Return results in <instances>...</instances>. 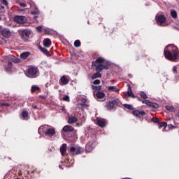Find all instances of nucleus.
<instances>
[{
    "label": "nucleus",
    "instance_id": "4c0bfd02",
    "mask_svg": "<svg viewBox=\"0 0 179 179\" xmlns=\"http://www.w3.org/2000/svg\"><path fill=\"white\" fill-rule=\"evenodd\" d=\"M31 13L34 15L39 14L40 11L38 10V8L37 7H35V10L34 11H31Z\"/></svg>",
    "mask_w": 179,
    "mask_h": 179
},
{
    "label": "nucleus",
    "instance_id": "4468645a",
    "mask_svg": "<svg viewBox=\"0 0 179 179\" xmlns=\"http://www.w3.org/2000/svg\"><path fill=\"white\" fill-rule=\"evenodd\" d=\"M59 83L60 85H68L69 83V79L66 78V77L64 76L62 77V78L59 79Z\"/></svg>",
    "mask_w": 179,
    "mask_h": 179
},
{
    "label": "nucleus",
    "instance_id": "79ce46f5",
    "mask_svg": "<svg viewBox=\"0 0 179 179\" xmlns=\"http://www.w3.org/2000/svg\"><path fill=\"white\" fill-rule=\"evenodd\" d=\"M152 120L155 124H159V121L158 118L155 117V118H152Z\"/></svg>",
    "mask_w": 179,
    "mask_h": 179
},
{
    "label": "nucleus",
    "instance_id": "b1692460",
    "mask_svg": "<svg viewBox=\"0 0 179 179\" xmlns=\"http://www.w3.org/2000/svg\"><path fill=\"white\" fill-rule=\"evenodd\" d=\"M102 77V75L100 72H96V73H94V75L92 76L91 79L92 80H95L96 78H100Z\"/></svg>",
    "mask_w": 179,
    "mask_h": 179
},
{
    "label": "nucleus",
    "instance_id": "bb28decb",
    "mask_svg": "<svg viewBox=\"0 0 179 179\" xmlns=\"http://www.w3.org/2000/svg\"><path fill=\"white\" fill-rule=\"evenodd\" d=\"M132 96L134 97V92L132 91V88H131V87L129 85V88H128V91H127V94H126L125 96Z\"/></svg>",
    "mask_w": 179,
    "mask_h": 179
},
{
    "label": "nucleus",
    "instance_id": "6e6d98bb",
    "mask_svg": "<svg viewBox=\"0 0 179 179\" xmlns=\"http://www.w3.org/2000/svg\"><path fill=\"white\" fill-rule=\"evenodd\" d=\"M8 65L10 66H12V62H8Z\"/></svg>",
    "mask_w": 179,
    "mask_h": 179
},
{
    "label": "nucleus",
    "instance_id": "2eb2a0df",
    "mask_svg": "<svg viewBox=\"0 0 179 179\" xmlns=\"http://www.w3.org/2000/svg\"><path fill=\"white\" fill-rule=\"evenodd\" d=\"M48 127H50L48 125L41 126L39 129H38V133H39L40 135L45 134Z\"/></svg>",
    "mask_w": 179,
    "mask_h": 179
},
{
    "label": "nucleus",
    "instance_id": "c85d7f7f",
    "mask_svg": "<svg viewBox=\"0 0 179 179\" xmlns=\"http://www.w3.org/2000/svg\"><path fill=\"white\" fill-rule=\"evenodd\" d=\"M149 107L157 109L159 108V105L157 103L150 102Z\"/></svg>",
    "mask_w": 179,
    "mask_h": 179
},
{
    "label": "nucleus",
    "instance_id": "5701e85b",
    "mask_svg": "<svg viewBox=\"0 0 179 179\" xmlns=\"http://www.w3.org/2000/svg\"><path fill=\"white\" fill-rule=\"evenodd\" d=\"M39 50L42 52L43 54H45L46 56H51L49 51L46 48L40 47Z\"/></svg>",
    "mask_w": 179,
    "mask_h": 179
},
{
    "label": "nucleus",
    "instance_id": "20e7f679",
    "mask_svg": "<svg viewBox=\"0 0 179 179\" xmlns=\"http://www.w3.org/2000/svg\"><path fill=\"white\" fill-rule=\"evenodd\" d=\"M69 152L72 155H81L83 152V148L81 147L75 148L73 146L70 147Z\"/></svg>",
    "mask_w": 179,
    "mask_h": 179
},
{
    "label": "nucleus",
    "instance_id": "6ab92c4d",
    "mask_svg": "<svg viewBox=\"0 0 179 179\" xmlns=\"http://www.w3.org/2000/svg\"><path fill=\"white\" fill-rule=\"evenodd\" d=\"M59 151L60 154H62V156L66 154V143H64L62 146H60Z\"/></svg>",
    "mask_w": 179,
    "mask_h": 179
},
{
    "label": "nucleus",
    "instance_id": "49530a36",
    "mask_svg": "<svg viewBox=\"0 0 179 179\" xmlns=\"http://www.w3.org/2000/svg\"><path fill=\"white\" fill-rule=\"evenodd\" d=\"M13 62L15 64H17L20 62V59H13Z\"/></svg>",
    "mask_w": 179,
    "mask_h": 179
},
{
    "label": "nucleus",
    "instance_id": "cd10ccee",
    "mask_svg": "<svg viewBox=\"0 0 179 179\" xmlns=\"http://www.w3.org/2000/svg\"><path fill=\"white\" fill-rule=\"evenodd\" d=\"M171 15L173 19H177L178 17V13L176 10H172L171 12Z\"/></svg>",
    "mask_w": 179,
    "mask_h": 179
},
{
    "label": "nucleus",
    "instance_id": "9d476101",
    "mask_svg": "<svg viewBox=\"0 0 179 179\" xmlns=\"http://www.w3.org/2000/svg\"><path fill=\"white\" fill-rule=\"evenodd\" d=\"M133 114L138 117H141L142 116H145L146 113L144 110H133Z\"/></svg>",
    "mask_w": 179,
    "mask_h": 179
},
{
    "label": "nucleus",
    "instance_id": "bf43d9fd",
    "mask_svg": "<svg viewBox=\"0 0 179 179\" xmlns=\"http://www.w3.org/2000/svg\"><path fill=\"white\" fill-rule=\"evenodd\" d=\"M139 100V101H141L142 102V100L141 99H138Z\"/></svg>",
    "mask_w": 179,
    "mask_h": 179
},
{
    "label": "nucleus",
    "instance_id": "aec40b11",
    "mask_svg": "<svg viewBox=\"0 0 179 179\" xmlns=\"http://www.w3.org/2000/svg\"><path fill=\"white\" fill-rule=\"evenodd\" d=\"M107 90L110 92H117L119 89L116 86H108L107 87Z\"/></svg>",
    "mask_w": 179,
    "mask_h": 179
},
{
    "label": "nucleus",
    "instance_id": "e433bc0d",
    "mask_svg": "<svg viewBox=\"0 0 179 179\" xmlns=\"http://www.w3.org/2000/svg\"><path fill=\"white\" fill-rule=\"evenodd\" d=\"M63 101H66V102H70V96L69 95H66L64 98H63Z\"/></svg>",
    "mask_w": 179,
    "mask_h": 179
},
{
    "label": "nucleus",
    "instance_id": "6e6552de",
    "mask_svg": "<svg viewBox=\"0 0 179 179\" xmlns=\"http://www.w3.org/2000/svg\"><path fill=\"white\" fill-rule=\"evenodd\" d=\"M94 145H95V141H89L87 143L86 147H85L86 151L87 152H91L93 150Z\"/></svg>",
    "mask_w": 179,
    "mask_h": 179
},
{
    "label": "nucleus",
    "instance_id": "58836bf2",
    "mask_svg": "<svg viewBox=\"0 0 179 179\" xmlns=\"http://www.w3.org/2000/svg\"><path fill=\"white\" fill-rule=\"evenodd\" d=\"M8 107L10 106V104L8 103H0V107Z\"/></svg>",
    "mask_w": 179,
    "mask_h": 179
},
{
    "label": "nucleus",
    "instance_id": "4be33fe9",
    "mask_svg": "<svg viewBox=\"0 0 179 179\" xmlns=\"http://www.w3.org/2000/svg\"><path fill=\"white\" fill-rule=\"evenodd\" d=\"M22 119H23L24 120H28L29 118V113H28V111H27V110H22Z\"/></svg>",
    "mask_w": 179,
    "mask_h": 179
},
{
    "label": "nucleus",
    "instance_id": "f704fd0d",
    "mask_svg": "<svg viewBox=\"0 0 179 179\" xmlns=\"http://www.w3.org/2000/svg\"><path fill=\"white\" fill-rule=\"evenodd\" d=\"M142 103L147 105V106H150L151 101H150L148 99H144V100H142Z\"/></svg>",
    "mask_w": 179,
    "mask_h": 179
},
{
    "label": "nucleus",
    "instance_id": "4d7b16f0",
    "mask_svg": "<svg viewBox=\"0 0 179 179\" xmlns=\"http://www.w3.org/2000/svg\"><path fill=\"white\" fill-rule=\"evenodd\" d=\"M59 168L62 169V165H59Z\"/></svg>",
    "mask_w": 179,
    "mask_h": 179
},
{
    "label": "nucleus",
    "instance_id": "473e14b6",
    "mask_svg": "<svg viewBox=\"0 0 179 179\" xmlns=\"http://www.w3.org/2000/svg\"><path fill=\"white\" fill-rule=\"evenodd\" d=\"M165 108H166V109L168 111H170V112H174V111H176V109H175L173 106H166Z\"/></svg>",
    "mask_w": 179,
    "mask_h": 179
},
{
    "label": "nucleus",
    "instance_id": "5fc2aeb1",
    "mask_svg": "<svg viewBox=\"0 0 179 179\" xmlns=\"http://www.w3.org/2000/svg\"><path fill=\"white\" fill-rule=\"evenodd\" d=\"M173 29L178 30L179 31V28L176 27H173Z\"/></svg>",
    "mask_w": 179,
    "mask_h": 179
},
{
    "label": "nucleus",
    "instance_id": "ddd939ff",
    "mask_svg": "<svg viewBox=\"0 0 179 179\" xmlns=\"http://www.w3.org/2000/svg\"><path fill=\"white\" fill-rule=\"evenodd\" d=\"M78 121V118L74 116H69L67 122L68 124H70L71 125H73V124H75Z\"/></svg>",
    "mask_w": 179,
    "mask_h": 179
},
{
    "label": "nucleus",
    "instance_id": "f257e3e1",
    "mask_svg": "<svg viewBox=\"0 0 179 179\" xmlns=\"http://www.w3.org/2000/svg\"><path fill=\"white\" fill-rule=\"evenodd\" d=\"M164 54L166 59L171 62L176 61L179 57L178 49L174 45H171L169 50L165 49Z\"/></svg>",
    "mask_w": 179,
    "mask_h": 179
},
{
    "label": "nucleus",
    "instance_id": "dca6fc26",
    "mask_svg": "<svg viewBox=\"0 0 179 179\" xmlns=\"http://www.w3.org/2000/svg\"><path fill=\"white\" fill-rule=\"evenodd\" d=\"M2 36L5 38H9L10 36L11 32L8 28H4L1 31Z\"/></svg>",
    "mask_w": 179,
    "mask_h": 179
},
{
    "label": "nucleus",
    "instance_id": "603ef678",
    "mask_svg": "<svg viewBox=\"0 0 179 179\" xmlns=\"http://www.w3.org/2000/svg\"><path fill=\"white\" fill-rule=\"evenodd\" d=\"M168 127L173 129L174 127L172 124L168 125Z\"/></svg>",
    "mask_w": 179,
    "mask_h": 179
},
{
    "label": "nucleus",
    "instance_id": "c756f323",
    "mask_svg": "<svg viewBox=\"0 0 179 179\" xmlns=\"http://www.w3.org/2000/svg\"><path fill=\"white\" fill-rule=\"evenodd\" d=\"M92 90H96V91H100L102 89V87L101 85L99 86H95V85H91Z\"/></svg>",
    "mask_w": 179,
    "mask_h": 179
},
{
    "label": "nucleus",
    "instance_id": "1a4fd4ad",
    "mask_svg": "<svg viewBox=\"0 0 179 179\" xmlns=\"http://www.w3.org/2000/svg\"><path fill=\"white\" fill-rule=\"evenodd\" d=\"M96 72H99V73H101L103 69H106V70L108 69V64H106V65H104V64L97 65L96 64Z\"/></svg>",
    "mask_w": 179,
    "mask_h": 179
},
{
    "label": "nucleus",
    "instance_id": "f8f14e48",
    "mask_svg": "<svg viewBox=\"0 0 179 179\" xmlns=\"http://www.w3.org/2000/svg\"><path fill=\"white\" fill-rule=\"evenodd\" d=\"M45 135H47V136H52L53 135H55V130L53 127H48L46 131H45Z\"/></svg>",
    "mask_w": 179,
    "mask_h": 179
},
{
    "label": "nucleus",
    "instance_id": "412c9836",
    "mask_svg": "<svg viewBox=\"0 0 179 179\" xmlns=\"http://www.w3.org/2000/svg\"><path fill=\"white\" fill-rule=\"evenodd\" d=\"M52 44L51 40L50 38H45L43 40V45L45 48H49Z\"/></svg>",
    "mask_w": 179,
    "mask_h": 179
},
{
    "label": "nucleus",
    "instance_id": "f03ea898",
    "mask_svg": "<svg viewBox=\"0 0 179 179\" xmlns=\"http://www.w3.org/2000/svg\"><path fill=\"white\" fill-rule=\"evenodd\" d=\"M38 69L31 67L28 69V72H27V77L30 78H35L38 76Z\"/></svg>",
    "mask_w": 179,
    "mask_h": 179
},
{
    "label": "nucleus",
    "instance_id": "de8ad7c7",
    "mask_svg": "<svg viewBox=\"0 0 179 179\" xmlns=\"http://www.w3.org/2000/svg\"><path fill=\"white\" fill-rule=\"evenodd\" d=\"M177 69H178V68H177L176 66H173V73H176V72H177Z\"/></svg>",
    "mask_w": 179,
    "mask_h": 179
},
{
    "label": "nucleus",
    "instance_id": "0eeeda50",
    "mask_svg": "<svg viewBox=\"0 0 179 179\" xmlns=\"http://www.w3.org/2000/svg\"><path fill=\"white\" fill-rule=\"evenodd\" d=\"M166 18L164 15H160L157 17V24H158L161 27H165L166 25L164 23H166Z\"/></svg>",
    "mask_w": 179,
    "mask_h": 179
},
{
    "label": "nucleus",
    "instance_id": "a19ab883",
    "mask_svg": "<svg viewBox=\"0 0 179 179\" xmlns=\"http://www.w3.org/2000/svg\"><path fill=\"white\" fill-rule=\"evenodd\" d=\"M167 127V123L166 122H161L159 124V128H162V127Z\"/></svg>",
    "mask_w": 179,
    "mask_h": 179
},
{
    "label": "nucleus",
    "instance_id": "ea45409f",
    "mask_svg": "<svg viewBox=\"0 0 179 179\" xmlns=\"http://www.w3.org/2000/svg\"><path fill=\"white\" fill-rule=\"evenodd\" d=\"M36 29L38 31H39V33L43 32V27L42 26L36 27Z\"/></svg>",
    "mask_w": 179,
    "mask_h": 179
},
{
    "label": "nucleus",
    "instance_id": "423d86ee",
    "mask_svg": "<svg viewBox=\"0 0 179 179\" xmlns=\"http://www.w3.org/2000/svg\"><path fill=\"white\" fill-rule=\"evenodd\" d=\"M27 17L25 16H19L17 15L14 17V22L15 23H18V24H24L27 23Z\"/></svg>",
    "mask_w": 179,
    "mask_h": 179
},
{
    "label": "nucleus",
    "instance_id": "680f3d73",
    "mask_svg": "<svg viewBox=\"0 0 179 179\" xmlns=\"http://www.w3.org/2000/svg\"><path fill=\"white\" fill-rule=\"evenodd\" d=\"M17 179H19V178H17Z\"/></svg>",
    "mask_w": 179,
    "mask_h": 179
},
{
    "label": "nucleus",
    "instance_id": "8fccbe9b",
    "mask_svg": "<svg viewBox=\"0 0 179 179\" xmlns=\"http://www.w3.org/2000/svg\"><path fill=\"white\" fill-rule=\"evenodd\" d=\"M62 111L64 113H66V109H65V107L64 106H63L62 107Z\"/></svg>",
    "mask_w": 179,
    "mask_h": 179
},
{
    "label": "nucleus",
    "instance_id": "c03bdc74",
    "mask_svg": "<svg viewBox=\"0 0 179 179\" xmlns=\"http://www.w3.org/2000/svg\"><path fill=\"white\" fill-rule=\"evenodd\" d=\"M1 3L5 6H8V1L6 0H0Z\"/></svg>",
    "mask_w": 179,
    "mask_h": 179
},
{
    "label": "nucleus",
    "instance_id": "9b49d317",
    "mask_svg": "<svg viewBox=\"0 0 179 179\" xmlns=\"http://www.w3.org/2000/svg\"><path fill=\"white\" fill-rule=\"evenodd\" d=\"M96 124L100 127L103 128L106 125V121L104 119H96Z\"/></svg>",
    "mask_w": 179,
    "mask_h": 179
},
{
    "label": "nucleus",
    "instance_id": "a211bd4d",
    "mask_svg": "<svg viewBox=\"0 0 179 179\" xmlns=\"http://www.w3.org/2000/svg\"><path fill=\"white\" fill-rule=\"evenodd\" d=\"M62 131L65 133H71L74 131V128L72 126L70 125H66L62 129Z\"/></svg>",
    "mask_w": 179,
    "mask_h": 179
},
{
    "label": "nucleus",
    "instance_id": "3c124183",
    "mask_svg": "<svg viewBox=\"0 0 179 179\" xmlns=\"http://www.w3.org/2000/svg\"><path fill=\"white\" fill-rule=\"evenodd\" d=\"M4 10V6H0V10Z\"/></svg>",
    "mask_w": 179,
    "mask_h": 179
},
{
    "label": "nucleus",
    "instance_id": "f3484780",
    "mask_svg": "<svg viewBox=\"0 0 179 179\" xmlns=\"http://www.w3.org/2000/svg\"><path fill=\"white\" fill-rule=\"evenodd\" d=\"M105 62V59L103 57H98L96 61L92 62V65L96 66L97 64H103Z\"/></svg>",
    "mask_w": 179,
    "mask_h": 179
},
{
    "label": "nucleus",
    "instance_id": "a18cd8bd",
    "mask_svg": "<svg viewBox=\"0 0 179 179\" xmlns=\"http://www.w3.org/2000/svg\"><path fill=\"white\" fill-rule=\"evenodd\" d=\"M44 31L45 34H50V31L48 29H45Z\"/></svg>",
    "mask_w": 179,
    "mask_h": 179
},
{
    "label": "nucleus",
    "instance_id": "13d9d810",
    "mask_svg": "<svg viewBox=\"0 0 179 179\" xmlns=\"http://www.w3.org/2000/svg\"><path fill=\"white\" fill-rule=\"evenodd\" d=\"M34 18L36 19V18H38V17L35 16Z\"/></svg>",
    "mask_w": 179,
    "mask_h": 179
},
{
    "label": "nucleus",
    "instance_id": "052dcab7",
    "mask_svg": "<svg viewBox=\"0 0 179 179\" xmlns=\"http://www.w3.org/2000/svg\"><path fill=\"white\" fill-rule=\"evenodd\" d=\"M0 20H1V17H0Z\"/></svg>",
    "mask_w": 179,
    "mask_h": 179
},
{
    "label": "nucleus",
    "instance_id": "7c9ffc66",
    "mask_svg": "<svg viewBox=\"0 0 179 179\" xmlns=\"http://www.w3.org/2000/svg\"><path fill=\"white\" fill-rule=\"evenodd\" d=\"M141 97L144 100H146L148 99V96L145 92H140L139 93Z\"/></svg>",
    "mask_w": 179,
    "mask_h": 179
},
{
    "label": "nucleus",
    "instance_id": "09e8293b",
    "mask_svg": "<svg viewBox=\"0 0 179 179\" xmlns=\"http://www.w3.org/2000/svg\"><path fill=\"white\" fill-rule=\"evenodd\" d=\"M20 5L23 8H25L27 6V4L25 3H20Z\"/></svg>",
    "mask_w": 179,
    "mask_h": 179
},
{
    "label": "nucleus",
    "instance_id": "37998d69",
    "mask_svg": "<svg viewBox=\"0 0 179 179\" xmlns=\"http://www.w3.org/2000/svg\"><path fill=\"white\" fill-rule=\"evenodd\" d=\"M94 85H100V83H101V80H98V79H96V80H95L94 81Z\"/></svg>",
    "mask_w": 179,
    "mask_h": 179
},
{
    "label": "nucleus",
    "instance_id": "c9c22d12",
    "mask_svg": "<svg viewBox=\"0 0 179 179\" xmlns=\"http://www.w3.org/2000/svg\"><path fill=\"white\" fill-rule=\"evenodd\" d=\"M80 40H76L75 42H74V46L76 48H79L80 46Z\"/></svg>",
    "mask_w": 179,
    "mask_h": 179
},
{
    "label": "nucleus",
    "instance_id": "2f4dec72",
    "mask_svg": "<svg viewBox=\"0 0 179 179\" xmlns=\"http://www.w3.org/2000/svg\"><path fill=\"white\" fill-rule=\"evenodd\" d=\"M40 90H41V88L36 86V85H34V86L31 87V92L32 93H34L36 91H40Z\"/></svg>",
    "mask_w": 179,
    "mask_h": 179
},
{
    "label": "nucleus",
    "instance_id": "a878e982",
    "mask_svg": "<svg viewBox=\"0 0 179 179\" xmlns=\"http://www.w3.org/2000/svg\"><path fill=\"white\" fill-rule=\"evenodd\" d=\"M105 94L103 92L99 91L96 92V96L98 99H103L105 97Z\"/></svg>",
    "mask_w": 179,
    "mask_h": 179
},
{
    "label": "nucleus",
    "instance_id": "39448f33",
    "mask_svg": "<svg viewBox=\"0 0 179 179\" xmlns=\"http://www.w3.org/2000/svg\"><path fill=\"white\" fill-rule=\"evenodd\" d=\"M119 103L120 101L118 99H113L112 101L107 102L106 107L107 108L108 110H112L115 106H117Z\"/></svg>",
    "mask_w": 179,
    "mask_h": 179
},
{
    "label": "nucleus",
    "instance_id": "7ed1b4c3",
    "mask_svg": "<svg viewBox=\"0 0 179 179\" xmlns=\"http://www.w3.org/2000/svg\"><path fill=\"white\" fill-rule=\"evenodd\" d=\"M30 34H31V31L29 29H23L20 31L21 38L25 42L29 41Z\"/></svg>",
    "mask_w": 179,
    "mask_h": 179
},
{
    "label": "nucleus",
    "instance_id": "393cba45",
    "mask_svg": "<svg viewBox=\"0 0 179 179\" xmlns=\"http://www.w3.org/2000/svg\"><path fill=\"white\" fill-rule=\"evenodd\" d=\"M30 55L29 52H24L20 54V57L22 59H26Z\"/></svg>",
    "mask_w": 179,
    "mask_h": 179
},
{
    "label": "nucleus",
    "instance_id": "864d4df0",
    "mask_svg": "<svg viewBox=\"0 0 179 179\" xmlns=\"http://www.w3.org/2000/svg\"><path fill=\"white\" fill-rule=\"evenodd\" d=\"M32 108H33L34 109H36V108H37V106H33Z\"/></svg>",
    "mask_w": 179,
    "mask_h": 179
},
{
    "label": "nucleus",
    "instance_id": "72a5a7b5",
    "mask_svg": "<svg viewBox=\"0 0 179 179\" xmlns=\"http://www.w3.org/2000/svg\"><path fill=\"white\" fill-rule=\"evenodd\" d=\"M123 106L124 107V108H127L128 110H134V107L132 105L123 104Z\"/></svg>",
    "mask_w": 179,
    "mask_h": 179
}]
</instances>
